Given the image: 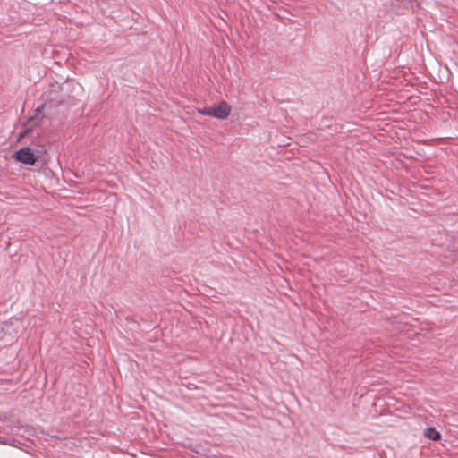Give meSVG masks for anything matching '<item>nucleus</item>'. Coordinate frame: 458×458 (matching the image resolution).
<instances>
[{
  "instance_id": "423d86ee",
  "label": "nucleus",
  "mask_w": 458,
  "mask_h": 458,
  "mask_svg": "<svg viewBox=\"0 0 458 458\" xmlns=\"http://www.w3.org/2000/svg\"><path fill=\"white\" fill-rule=\"evenodd\" d=\"M28 133H29V131H27V130H26V131H24L23 132H21V133L20 134V138H23V137H24L25 135H27Z\"/></svg>"
},
{
  "instance_id": "39448f33",
  "label": "nucleus",
  "mask_w": 458,
  "mask_h": 458,
  "mask_svg": "<svg viewBox=\"0 0 458 458\" xmlns=\"http://www.w3.org/2000/svg\"><path fill=\"white\" fill-rule=\"evenodd\" d=\"M51 88L53 89V91H55L56 93H58L59 90L61 89V86L57 83L52 84Z\"/></svg>"
},
{
  "instance_id": "f257e3e1",
  "label": "nucleus",
  "mask_w": 458,
  "mask_h": 458,
  "mask_svg": "<svg viewBox=\"0 0 458 458\" xmlns=\"http://www.w3.org/2000/svg\"><path fill=\"white\" fill-rule=\"evenodd\" d=\"M13 158L24 165H33L37 161V157L30 148H22L13 154Z\"/></svg>"
},
{
  "instance_id": "7ed1b4c3",
  "label": "nucleus",
  "mask_w": 458,
  "mask_h": 458,
  "mask_svg": "<svg viewBox=\"0 0 458 458\" xmlns=\"http://www.w3.org/2000/svg\"><path fill=\"white\" fill-rule=\"evenodd\" d=\"M424 436L431 440L437 441L441 438L440 433L434 428H427Z\"/></svg>"
},
{
  "instance_id": "f03ea898",
  "label": "nucleus",
  "mask_w": 458,
  "mask_h": 458,
  "mask_svg": "<svg viewBox=\"0 0 458 458\" xmlns=\"http://www.w3.org/2000/svg\"><path fill=\"white\" fill-rule=\"evenodd\" d=\"M231 111V106L225 100L212 106L213 117L220 120L226 119L230 115Z\"/></svg>"
},
{
  "instance_id": "20e7f679",
  "label": "nucleus",
  "mask_w": 458,
  "mask_h": 458,
  "mask_svg": "<svg viewBox=\"0 0 458 458\" xmlns=\"http://www.w3.org/2000/svg\"><path fill=\"white\" fill-rule=\"evenodd\" d=\"M197 113H199V114L208 115V116L213 117L212 106L198 109Z\"/></svg>"
}]
</instances>
